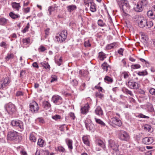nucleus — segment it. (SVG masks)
<instances>
[{
    "mask_svg": "<svg viewBox=\"0 0 155 155\" xmlns=\"http://www.w3.org/2000/svg\"><path fill=\"white\" fill-rule=\"evenodd\" d=\"M82 140L84 144L88 146H89V143L87 136H84L82 138Z\"/></svg>",
    "mask_w": 155,
    "mask_h": 155,
    "instance_id": "30",
    "label": "nucleus"
},
{
    "mask_svg": "<svg viewBox=\"0 0 155 155\" xmlns=\"http://www.w3.org/2000/svg\"><path fill=\"white\" fill-rule=\"evenodd\" d=\"M114 47L113 44H110L106 47V48L107 49H110L113 48Z\"/></svg>",
    "mask_w": 155,
    "mask_h": 155,
    "instance_id": "60",
    "label": "nucleus"
},
{
    "mask_svg": "<svg viewBox=\"0 0 155 155\" xmlns=\"http://www.w3.org/2000/svg\"><path fill=\"white\" fill-rule=\"evenodd\" d=\"M140 86V84L138 83L134 82L133 86L132 87V88L134 89H137L139 88Z\"/></svg>",
    "mask_w": 155,
    "mask_h": 155,
    "instance_id": "44",
    "label": "nucleus"
},
{
    "mask_svg": "<svg viewBox=\"0 0 155 155\" xmlns=\"http://www.w3.org/2000/svg\"><path fill=\"white\" fill-rule=\"evenodd\" d=\"M85 125L86 127L87 130H91L93 129L94 125L92 123H88L86 124Z\"/></svg>",
    "mask_w": 155,
    "mask_h": 155,
    "instance_id": "27",
    "label": "nucleus"
},
{
    "mask_svg": "<svg viewBox=\"0 0 155 155\" xmlns=\"http://www.w3.org/2000/svg\"><path fill=\"white\" fill-rule=\"evenodd\" d=\"M120 8L121 11L123 12L122 14L124 18H125L126 16V13L125 12V10L126 8V2L125 0H121L120 2L118 3Z\"/></svg>",
    "mask_w": 155,
    "mask_h": 155,
    "instance_id": "6",
    "label": "nucleus"
},
{
    "mask_svg": "<svg viewBox=\"0 0 155 155\" xmlns=\"http://www.w3.org/2000/svg\"><path fill=\"white\" fill-rule=\"evenodd\" d=\"M142 6H141V5H140L139 4H137L136 7L134 8V9L137 12H141L143 10Z\"/></svg>",
    "mask_w": 155,
    "mask_h": 155,
    "instance_id": "22",
    "label": "nucleus"
},
{
    "mask_svg": "<svg viewBox=\"0 0 155 155\" xmlns=\"http://www.w3.org/2000/svg\"><path fill=\"white\" fill-rule=\"evenodd\" d=\"M149 92H150V93L151 94L155 95V89H154L153 88H151L149 90Z\"/></svg>",
    "mask_w": 155,
    "mask_h": 155,
    "instance_id": "56",
    "label": "nucleus"
},
{
    "mask_svg": "<svg viewBox=\"0 0 155 155\" xmlns=\"http://www.w3.org/2000/svg\"><path fill=\"white\" fill-rule=\"evenodd\" d=\"M112 123L117 126H120L122 124L121 121L116 117H114L111 119Z\"/></svg>",
    "mask_w": 155,
    "mask_h": 155,
    "instance_id": "11",
    "label": "nucleus"
},
{
    "mask_svg": "<svg viewBox=\"0 0 155 155\" xmlns=\"http://www.w3.org/2000/svg\"><path fill=\"white\" fill-rule=\"evenodd\" d=\"M97 144L99 146H101L103 148H104L105 146V144L103 141L101 140H97L96 141Z\"/></svg>",
    "mask_w": 155,
    "mask_h": 155,
    "instance_id": "26",
    "label": "nucleus"
},
{
    "mask_svg": "<svg viewBox=\"0 0 155 155\" xmlns=\"http://www.w3.org/2000/svg\"><path fill=\"white\" fill-rule=\"evenodd\" d=\"M66 142L69 149L72 150L73 149L72 141L70 139H67Z\"/></svg>",
    "mask_w": 155,
    "mask_h": 155,
    "instance_id": "17",
    "label": "nucleus"
},
{
    "mask_svg": "<svg viewBox=\"0 0 155 155\" xmlns=\"http://www.w3.org/2000/svg\"><path fill=\"white\" fill-rule=\"evenodd\" d=\"M93 2V0H84V4L87 6H89V4H90Z\"/></svg>",
    "mask_w": 155,
    "mask_h": 155,
    "instance_id": "36",
    "label": "nucleus"
},
{
    "mask_svg": "<svg viewBox=\"0 0 155 155\" xmlns=\"http://www.w3.org/2000/svg\"><path fill=\"white\" fill-rule=\"evenodd\" d=\"M11 124L13 127H17L20 131H22L24 129L23 122L19 120H12Z\"/></svg>",
    "mask_w": 155,
    "mask_h": 155,
    "instance_id": "1",
    "label": "nucleus"
},
{
    "mask_svg": "<svg viewBox=\"0 0 155 155\" xmlns=\"http://www.w3.org/2000/svg\"><path fill=\"white\" fill-rule=\"evenodd\" d=\"M99 58L100 60H103L104 58H106V54L103 52H101L99 53Z\"/></svg>",
    "mask_w": 155,
    "mask_h": 155,
    "instance_id": "25",
    "label": "nucleus"
},
{
    "mask_svg": "<svg viewBox=\"0 0 155 155\" xmlns=\"http://www.w3.org/2000/svg\"><path fill=\"white\" fill-rule=\"evenodd\" d=\"M96 97L102 98L103 97V95L102 94L100 93H97L96 94Z\"/></svg>",
    "mask_w": 155,
    "mask_h": 155,
    "instance_id": "59",
    "label": "nucleus"
},
{
    "mask_svg": "<svg viewBox=\"0 0 155 155\" xmlns=\"http://www.w3.org/2000/svg\"><path fill=\"white\" fill-rule=\"evenodd\" d=\"M39 107L37 103L33 101L30 104V110L32 112L37 113Z\"/></svg>",
    "mask_w": 155,
    "mask_h": 155,
    "instance_id": "7",
    "label": "nucleus"
},
{
    "mask_svg": "<svg viewBox=\"0 0 155 155\" xmlns=\"http://www.w3.org/2000/svg\"><path fill=\"white\" fill-rule=\"evenodd\" d=\"M30 25L29 23H28L27 26L25 27L24 29L22 30V32L23 33H25L28 30V29L29 28Z\"/></svg>",
    "mask_w": 155,
    "mask_h": 155,
    "instance_id": "45",
    "label": "nucleus"
},
{
    "mask_svg": "<svg viewBox=\"0 0 155 155\" xmlns=\"http://www.w3.org/2000/svg\"><path fill=\"white\" fill-rule=\"evenodd\" d=\"M126 132L125 131L123 130L120 131L119 135V137L121 140H125L126 138Z\"/></svg>",
    "mask_w": 155,
    "mask_h": 155,
    "instance_id": "14",
    "label": "nucleus"
},
{
    "mask_svg": "<svg viewBox=\"0 0 155 155\" xmlns=\"http://www.w3.org/2000/svg\"><path fill=\"white\" fill-rule=\"evenodd\" d=\"M69 115L70 117L72 118V119L74 120L75 119V117L74 113L72 112H70L69 114Z\"/></svg>",
    "mask_w": 155,
    "mask_h": 155,
    "instance_id": "61",
    "label": "nucleus"
},
{
    "mask_svg": "<svg viewBox=\"0 0 155 155\" xmlns=\"http://www.w3.org/2000/svg\"><path fill=\"white\" fill-rule=\"evenodd\" d=\"M90 10L92 12H95L96 11V5L94 2L91 4Z\"/></svg>",
    "mask_w": 155,
    "mask_h": 155,
    "instance_id": "29",
    "label": "nucleus"
},
{
    "mask_svg": "<svg viewBox=\"0 0 155 155\" xmlns=\"http://www.w3.org/2000/svg\"><path fill=\"white\" fill-rule=\"evenodd\" d=\"M52 101L56 104H61L62 103V97L58 95H55L53 96Z\"/></svg>",
    "mask_w": 155,
    "mask_h": 155,
    "instance_id": "8",
    "label": "nucleus"
},
{
    "mask_svg": "<svg viewBox=\"0 0 155 155\" xmlns=\"http://www.w3.org/2000/svg\"><path fill=\"white\" fill-rule=\"evenodd\" d=\"M141 40L143 42H146L148 40V38L147 36L143 34H142L141 35Z\"/></svg>",
    "mask_w": 155,
    "mask_h": 155,
    "instance_id": "32",
    "label": "nucleus"
},
{
    "mask_svg": "<svg viewBox=\"0 0 155 155\" xmlns=\"http://www.w3.org/2000/svg\"><path fill=\"white\" fill-rule=\"evenodd\" d=\"M84 45L85 47H89L91 46V44L90 43L89 41H85L84 43Z\"/></svg>",
    "mask_w": 155,
    "mask_h": 155,
    "instance_id": "58",
    "label": "nucleus"
},
{
    "mask_svg": "<svg viewBox=\"0 0 155 155\" xmlns=\"http://www.w3.org/2000/svg\"><path fill=\"white\" fill-rule=\"evenodd\" d=\"M134 82L131 81H129L128 83V87L131 88H132V87L133 86Z\"/></svg>",
    "mask_w": 155,
    "mask_h": 155,
    "instance_id": "51",
    "label": "nucleus"
},
{
    "mask_svg": "<svg viewBox=\"0 0 155 155\" xmlns=\"http://www.w3.org/2000/svg\"><path fill=\"white\" fill-rule=\"evenodd\" d=\"M104 80L105 82L108 83H111L113 81V79L108 76H106L104 78Z\"/></svg>",
    "mask_w": 155,
    "mask_h": 155,
    "instance_id": "28",
    "label": "nucleus"
},
{
    "mask_svg": "<svg viewBox=\"0 0 155 155\" xmlns=\"http://www.w3.org/2000/svg\"><path fill=\"white\" fill-rule=\"evenodd\" d=\"M30 140L34 142H35L36 140L35 137L34 136V134L32 133H31L30 134Z\"/></svg>",
    "mask_w": 155,
    "mask_h": 155,
    "instance_id": "34",
    "label": "nucleus"
},
{
    "mask_svg": "<svg viewBox=\"0 0 155 155\" xmlns=\"http://www.w3.org/2000/svg\"><path fill=\"white\" fill-rule=\"evenodd\" d=\"M124 50V49L121 48L118 50L117 52L119 54L122 56L123 55V53Z\"/></svg>",
    "mask_w": 155,
    "mask_h": 155,
    "instance_id": "52",
    "label": "nucleus"
},
{
    "mask_svg": "<svg viewBox=\"0 0 155 155\" xmlns=\"http://www.w3.org/2000/svg\"><path fill=\"white\" fill-rule=\"evenodd\" d=\"M41 66L44 68L46 69H50V66L48 63L46 61H44L41 63Z\"/></svg>",
    "mask_w": 155,
    "mask_h": 155,
    "instance_id": "24",
    "label": "nucleus"
},
{
    "mask_svg": "<svg viewBox=\"0 0 155 155\" xmlns=\"http://www.w3.org/2000/svg\"><path fill=\"white\" fill-rule=\"evenodd\" d=\"M137 74L139 76H145L147 75L148 73L145 70L142 71L138 72L137 73Z\"/></svg>",
    "mask_w": 155,
    "mask_h": 155,
    "instance_id": "38",
    "label": "nucleus"
},
{
    "mask_svg": "<svg viewBox=\"0 0 155 155\" xmlns=\"http://www.w3.org/2000/svg\"><path fill=\"white\" fill-rule=\"evenodd\" d=\"M51 80L50 82L51 83L57 81V77L56 76L52 75L51 76Z\"/></svg>",
    "mask_w": 155,
    "mask_h": 155,
    "instance_id": "48",
    "label": "nucleus"
},
{
    "mask_svg": "<svg viewBox=\"0 0 155 155\" xmlns=\"http://www.w3.org/2000/svg\"><path fill=\"white\" fill-rule=\"evenodd\" d=\"M18 137V132L14 130L9 131L7 135V139L10 141L15 140Z\"/></svg>",
    "mask_w": 155,
    "mask_h": 155,
    "instance_id": "4",
    "label": "nucleus"
},
{
    "mask_svg": "<svg viewBox=\"0 0 155 155\" xmlns=\"http://www.w3.org/2000/svg\"><path fill=\"white\" fill-rule=\"evenodd\" d=\"M148 2L147 1L145 0H141L140 2V4L141 6H144L147 5L148 4Z\"/></svg>",
    "mask_w": 155,
    "mask_h": 155,
    "instance_id": "42",
    "label": "nucleus"
},
{
    "mask_svg": "<svg viewBox=\"0 0 155 155\" xmlns=\"http://www.w3.org/2000/svg\"><path fill=\"white\" fill-rule=\"evenodd\" d=\"M0 46L4 48H5L6 47L7 44L5 42L3 41L0 44Z\"/></svg>",
    "mask_w": 155,
    "mask_h": 155,
    "instance_id": "57",
    "label": "nucleus"
},
{
    "mask_svg": "<svg viewBox=\"0 0 155 155\" xmlns=\"http://www.w3.org/2000/svg\"><path fill=\"white\" fill-rule=\"evenodd\" d=\"M67 8L68 12H71L76 10L77 9V6L75 5H72L68 6Z\"/></svg>",
    "mask_w": 155,
    "mask_h": 155,
    "instance_id": "15",
    "label": "nucleus"
},
{
    "mask_svg": "<svg viewBox=\"0 0 155 155\" xmlns=\"http://www.w3.org/2000/svg\"><path fill=\"white\" fill-rule=\"evenodd\" d=\"M96 114L98 115H101L103 114V111L101 107H97L95 111Z\"/></svg>",
    "mask_w": 155,
    "mask_h": 155,
    "instance_id": "16",
    "label": "nucleus"
},
{
    "mask_svg": "<svg viewBox=\"0 0 155 155\" xmlns=\"http://www.w3.org/2000/svg\"><path fill=\"white\" fill-rule=\"evenodd\" d=\"M30 8L29 7H27L25 8H23V11L25 13H28L30 12Z\"/></svg>",
    "mask_w": 155,
    "mask_h": 155,
    "instance_id": "55",
    "label": "nucleus"
},
{
    "mask_svg": "<svg viewBox=\"0 0 155 155\" xmlns=\"http://www.w3.org/2000/svg\"><path fill=\"white\" fill-rule=\"evenodd\" d=\"M89 108V105L87 103L81 109V113L83 114H86L88 112Z\"/></svg>",
    "mask_w": 155,
    "mask_h": 155,
    "instance_id": "12",
    "label": "nucleus"
},
{
    "mask_svg": "<svg viewBox=\"0 0 155 155\" xmlns=\"http://www.w3.org/2000/svg\"><path fill=\"white\" fill-rule=\"evenodd\" d=\"M10 82L8 77H6L0 81V89H3L5 88Z\"/></svg>",
    "mask_w": 155,
    "mask_h": 155,
    "instance_id": "5",
    "label": "nucleus"
},
{
    "mask_svg": "<svg viewBox=\"0 0 155 155\" xmlns=\"http://www.w3.org/2000/svg\"><path fill=\"white\" fill-rule=\"evenodd\" d=\"M5 109L8 113L11 115L15 113L17 110L15 105L11 103H8L6 105Z\"/></svg>",
    "mask_w": 155,
    "mask_h": 155,
    "instance_id": "3",
    "label": "nucleus"
},
{
    "mask_svg": "<svg viewBox=\"0 0 155 155\" xmlns=\"http://www.w3.org/2000/svg\"><path fill=\"white\" fill-rule=\"evenodd\" d=\"M126 64V59H123L121 61L120 65L123 66H125Z\"/></svg>",
    "mask_w": 155,
    "mask_h": 155,
    "instance_id": "50",
    "label": "nucleus"
},
{
    "mask_svg": "<svg viewBox=\"0 0 155 155\" xmlns=\"http://www.w3.org/2000/svg\"><path fill=\"white\" fill-rule=\"evenodd\" d=\"M58 150L62 152H64L65 149L62 146H59L57 148Z\"/></svg>",
    "mask_w": 155,
    "mask_h": 155,
    "instance_id": "54",
    "label": "nucleus"
},
{
    "mask_svg": "<svg viewBox=\"0 0 155 155\" xmlns=\"http://www.w3.org/2000/svg\"><path fill=\"white\" fill-rule=\"evenodd\" d=\"M32 66L33 67L38 68H39V66L38 65V64L36 62H34L32 64Z\"/></svg>",
    "mask_w": 155,
    "mask_h": 155,
    "instance_id": "63",
    "label": "nucleus"
},
{
    "mask_svg": "<svg viewBox=\"0 0 155 155\" xmlns=\"http://www.w3.org/2000/svg\"><path fill=\"white\" fill-rule=\"evenodd\" d=\"M43 106L46 110L49 108L51 107V105L48 101H44L43 103Z\"/></svg>",
    "mask_w": 155,
    "mask_h": 155,
    "instance_id": "23",
    "label": "nucleus"
},
{
    "mask_svg": "<svg viewBox=\"0 0 155 155\" xmlns=\"http://www.w3.org/2000/svg\"><path fill=\"white\" fill-rule=\"evenodd\" d=\"M138 117L140 118H149V117L148 116H146L145 115H143L142 114H139L138 116Z\"/></svg>",
    "mask_w": 155,
    "mask_h": 155,
    "instance_id": "49",
    "label": "nucleus"
},
{
    "mask_svg": "<svg viewBox=\"0 0 155 155\" xmlns=\"http://www.w3.org/2000/svg\"><path fill=\"white\" fill-rule=\"evenodd\" d=\"M54 9L53 7L52 6L50 7L48 9V11L49 12V14L50 15H51V12L52 11H53V10Z\"/></svg>",
    "mask_w": 155,
    "mask_h": 155,
    "instance_id": "64",
    "label": "nucleus"
},
{
    "mask_svg": "<svg viewBox=\"0 0 155 155\" xmlns=\"http://www.w3.org/2000/svg\"><path fill=\"white\" fill-rule=\"evenodd\" d=\"M147 15L149 17L152 19H154L155 18V15H153V12L150 10L147 12Z\"/></svg>",
    "mask_w": 155,
    "mask_h": 155,
    "instance_id": "33",
    "label": "nucleus"
},
{
    "mask_svg": "<svg viewBox=\"0 0 155 155\" xmlns=\"http://www.w3.org/2000/svg\"><path fill=\"white\" fill-rule=\"evenodd\" d=\"M37 144L40 147H43L44 144V140L41 138L39 139Z\"/></svg>",
    "mask_w": 155,
    "mask_h": 155,
    "instance_id": "31",
    "label": "nucleus"
},
{
    "mask_svg": "<svg viewBox=\"0 0 155 155\" xmlns=\"http://www.w3.org/2000/svg\"><path fill=\"white\" fill-rule=\"evenodd\" d=\"M52 119H54V120L57 121L58 119H60L61 118V116L58 114H55L54 116H52Z\"/></svg>",
    "mask_w": 155,
    "mask_h": 155,
    "instance_id": "40",
    "label": "nucleus"
},
{
    "mask_svg": "<svg viewBox=\"0 0 155 155\" xmlns=\"http://www.w3.org/2000/svg\"><path fill=\"white\" fill-rule=\"evenodd\" d=\"M95 119L96 122L97 123H98L103 126H105V123L100 119H97L96 118H95Z\"/></svg>",
    "mask_w": 155,
    "mask_h": 155,
    "instance_id": "35",
    "label": "nucleus"
},
{
    "mask_svg": "<svg viewBox=\"0 0 155 155\" xmlns=\"http://www.w3.org/2000/svg\"><path fill=\"white\" fill-rule=\"evenodd\" d=\"M147 28H150L153 25V23L152 21H147V23L146 24Z\"/></svg>",
    "mask_w": 155,
    "mask_h": 155,
    "instance_id": "39",
    "label": "nucleus"
},
{
    "mask_svg": "<svg viewBox=\"0 0 155 155\" xmlns=\"http://www.w3.org/2000/svg\"><path fill=\"white\" fill-rule=\"evenodd\" d=\"M22 41L24 44L27 45L30 43V38H24L22 39Z\"/></svg>",
    "mask_w": 155,
    "mask_h": 155,
    "instance_id": "41",
    "label": "nucleus"
},
{
    "mask_svg": "<svg viewBox=\"0 0 155 155\" xmlns=\"http://www.w3.org/2000/svg\"><path fill=\"white\" fill-rule=\"evenodd\" d=\"M109 147L111 148L113 150L117 153L118 151V145L115 143L114 141L112 140H110L108 141Z\"/></svg>",
    "mask_w": 155,
    "mask_h": 155,
    "instance_id": "9",
    "label": "nucleus"
},
{
    "mask_svg": "<svg viewBox=\"0 0 155 155\" xmlns=\"http://www.w3.org/2000/svg\"><path fill=\"white\" fill-rule=\"evenodd\" d=\"M8 20L4 17L0 18V25H5L8 22Z\"/></svg>",
    "mask_w": 155,
    "mask_h": 155,
    "instance_id": "21",
    "label": "nucleus"
},
{
    "mask_svg": "<svg viewBox=\"0 0 155 155\" xmlns=\"http://www.w3.org/2000/svg\"><path fill=\"white\" fill-rule=\"evenodd\" d=\"M67 35V31H63L60 32V33L57 34L55 38L58 42L62 43L66 39Z\"/></svg>",
    "mask_w": 155,
    "mask_h": 155,
    "instance_id": "2",
    "label": "nucleus"
},
{
    "mask_svg": "<svg viewBox=\"0 0 155 155\" xmlns=\"http://www.w3.org/2000/svg\"><path fill=\"white\" fill-rule=\"evenodd\" d=\"M71 84L73 86H76L78 84V82L77 80H74L71 82Z\"/></svg>",
    "mask_w": 155,
    "mask_h": 155,
    "instance_id": "47",
    "label": "nucleus"
},
{
    "mask_svg": "<svg viewBox=\"0 0 155 155\" xmlns=\"http://www.w3.org/2000/svg\"><path fill=\"white\" fill-rule=\"evenodd\" d=\"M12 5L13 8L15 9L17 11H18L21 7L19 3L14 2L12 3Z\"/></svg>",
    "mask_w": 155,
    "mask_h": 155,
    "instance_id": "18",
    "label": "nucleus"
},
{
    "mask_svg": "<svg viewBox=\"0 0 155 155\" xmlns=\"http://www.w3.org/2000/svg\"><path fill=\"white\" fill-rule=\"evenodd\" d=\"M138 22L139 26L141 28H143L146 25L147 21L146 19L143 18L141 20H138Z\"/></svg>",
    "mask_w": 155,
    "mask_h": 155,
    "instance_id": "13",
    "label": "nucleus"
},
{
    "mask_svg": "<svg viewBox=\"0 0 155 155\" xmlns=\"http://www.w3.org/2000/svg\"><path fill=\"white\" fill-rule=\"evenodd\" d=\"M101 67L106 71H107L108 68H110V66L106 62H104L101 65Z\"/></svg>",
    "mask_w": 155,
    "mask_h": 155,
    "instance_id": "20",
    "label": "nucleus"
},
{
    "mask_svg": "<svg viewBox=\"0 0 155 155\" xmlns=\"http://www.w3.org/2000/svg\"><path fill=\"white\" fill-rule=\"evenodd\" d=\"M23 95V93L21 91H18L16 93V96L17 97H20Z\"/></svg>",
    "mask_w": 155,
    "mask_h": 155,
    "instance_id": "62",
    "label": "nucleus"
},
{
    "mask_svg": "<svg viewBox=\"0 0 155 155\" xmlns=\"http://www.w3.org/2000/svg\"><path fill=\"white\" fill-rule=\"evenodd\" d=\"M14 57V55L13 54H8L7 56L5 57V59L7 60L8 61L9 60L12 59Z\"/></svg>",
    "mask_w": 155,
    "mask_h": 155,
    "instance_id": "37",
    "label": "nucleus"
},
{
    "mask_svg": "<svg viewBox=\"0 0 155 155\" xmlns=\"http://www.w3.org/2000/svg\"><path fill=\"white\" fill-rule=\"evenodd\" d=\"M144 129L147 130L148 131H150L151 127L150 125H146L145 126Z\"/></svg>",
    "mask_w": 155,
    "mask_h": 155,
    "instance_id": "53",
    "label": "nucleus"
},
{
    "mask_svg": "<svg viewBox=\"0 0 155 155\" xmlns=\"http://www.w3.org/2000/svg\"><path fill=\"white\" fill-rule=\"evenodd\" d=\"M131 67L132 68L135 69L140 68V66L138 64H135L132 65L131 66Z\"/></svg>",
    "mask_w": 155,
    "mask_h": 155,
    "instance_id": "46",
    "label": "nucleus"
},
{
    "mask_svg": "<svg viewBox=\"0 0 155 155\" xmlns=\"http://www.w3.org/2000/svg\"><path fill=\"white\" fill-rule=\"evenodd\" d=\"M97 23L98 25L101 27L104 26L105 25V23L103 22V21L101 19L98 20Z\"/></svg>",
    "mask_w": 155,
    "mask_h": 155,
    "instance_id": "43",
    "label": "nucleus"
},
{
    "mask_svg": "<svg viewBox=\"0 0 155 155\" xmlns=\"http://www.w3.org/2000/svg\"><path fill=\"white\" fill-rule=\"evenodd\" d=\"M153 140L152 137H146L143 139L142 142L145 144L149 145L152 143Z\"/></svg>",
    "mask_w": 155,
    "mask_h": 155,
    "instance_id": "10",
    "label": "nucleus"
},
{
    "mask_svg": "<svg viewBox=\"0 0 155 155\" xmlns=\"http://www.w3.org/2000/svg\"><path fill=\"white\" fill-rule=\"evenodd\" d=\"M9 16L13 19H15L16 18H19L20 16L18 14H15L12 12H11L9 13Z\"/></svg>",
    "mask_w": 155,
    "mask_h": 155,
    "instance_id": "19",
    "label": "nucleus"
}]
</instances>
